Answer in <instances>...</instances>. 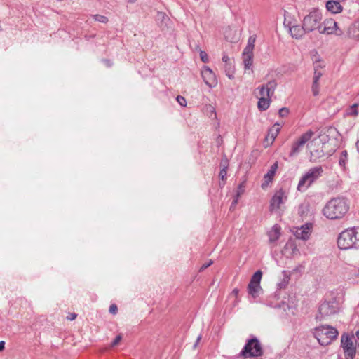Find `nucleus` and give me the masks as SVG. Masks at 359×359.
I'll return each instance as SVG.
<instances>
[{"label":"nucleus","mask_w":359,"mask_h":359,"mask_svg":"<svg viewBox=\"0 0 359 359\" xmlns=\"http://www.w3.org/2000/svg\"><path fill=\"white\" fill-rule=\"evenodd\" d=\"M349 210L347 200L342 197L330 199L323 209L324 216L330 219H339L345 216Z\"/></svg>","instance_id":"nucleus-1"},{"label":"nucleus","mask_w":359,"mask_h":359,"mask_svg":"<svg viewBox=\"0 0 359 359\" xmlns=\"http://www.w3.org/2000/svg\"><path fill=\"white\" fill-rule=\"evenodd\" d=\"M337 245L341 250L359 249V227L343 231L338 236Z\"/></svg>","instance_id":"nucleus-2"},{"label":"nucleus","mask_w":359,"mask_h":359,"mask_svg":"<svg viewBox=\"0 0 359 359\" xmlns=\"http://www.w3.org/2000/svg\"><path fill=\"white\" fill-rule=\"evenodd\" d=\"M325 137L320 135L318 138L313 139L306 144V148L310 153L311 162H316L325 155Z\"/></svg>","instance_id":"nucleus-3"},{"label":"nucleus","mask_w":359,"mask_h":359,"mask_svg":"<svg viewBox=\"0 0 359 359\" xmlns=\"http://www.w3.org/2000/svg\"><path fill=\"white\" fill-rule=\"evenodd\" d=\"M338 334L336 328L329 325L316 327L314 331L315 337L322 346L330 344L337 338Z\"/></svg>","instance_id":"nucleus-4"},{"label":"nucleus","mask_w":359,"mask_h":359,"mask_svg":"<svg viewBox=\"0 0 359 359\" xmlns=\"http://www.w3.org/2000/svg\"><path fill=\"white\" fill-rule=\"evenodd\" d=\"M323 172L322 166H316L310 168L300 179L297 185V190L305 191L314 182L319 179Z\"/></svg>","instance_id":"nucleus-5"},{"label":"nucleus","mask_w":359,"mask_h":359,"mask_svg":"<svg viewBox=\"0 0 359 359\" xmlns=\"http://www.w3.org/2000/svg\"><path fill=\"white\" fill-rule=\"evenodd\" d=\"M321 20V13L318 10L314 9L304 18L302 24L307 32H311L316 29L319 31L322 28Z\"/></svg>","instance_id":"nucleus-6"},{"label":"nucleus","mask_w":359,"mask_h":359,"mask_svg":"<svg viewBox=\"0 0 359 359\" xmlns=\"http://www.w3.org/2000/svg\"><path fill=\"white\" fill-rule=\"evenodd\" d=\"M314 132L309 130L304 133L302 134L292 144L291 150L289 154L290 157L297 156L304 149L305 144L309 143V141L313 136Z\"/></svg>","instance_id":"nucleus-7"},{"label":"nucleus","mask_w":359,"mask_h":359,"mask_svg":"<svg viewBox=\"0 0 359 359\" xmlns=\"http://www.w3.org/2000/svg\"><path fill=\"white\" fill-rule=\"evenodd\" d=\"M320 34H335L342 36L344 34L343 29L338 25V23L333 19L329 18L324 20L322 28L319 29Z\"/></svg>","instance_id":"nucleus-8"},{"label":"nucleus","mask_w":359,"mask_h":359,"mask_svg":"<svg viewBox=\"0 0 359 359\" xmlns=\"http://www.w3.org/2000/svg\"><path fill=\"white\" fill-rule=\"evenodd\" d=\"M241 354L245 358L261 355L262 354V349L259 341L255 338L249 340L241 352Z\"/></svg>","instance_id":"nucleus-9"},{"label":"nucleus","mask_w":359,"mask_h":359,"mask_svg":"<svg viewBox=\"0 0 359 359\" xmlns=\"http://www.w3.org/2000/svg\"><path fill=\"white\" fill-rule=\"evenodd\" d=\"M341 345L344 350L346 359H353L356 353V348L353 339L347 334H343L341 338Z\"/></svg>","instance_id":"nucleus-10"},{"label":"nucleus","mask_w":359,"mask_h":359,"mask_svg":"<svg viewBox=\"0 0 359 359\" xmlns=\"http://www.w3.org/2000/svg\"><path fill=\"white\" fill-rule=\"evenodd\" d=\"M286 199L287 196L283 189L276 191L270 201L269 210L273 212L280 209V205L284 203Z\"/></svg>","instance_id":"nucleus-11"},{"label":"nucleus","mask_w":359,"mask_h":359,"mask_svg":"<svg viewBox=\"0 0 359 359\" xmlns=\"http://www.w3.org/2000/svg\"><path fill=\"white\" fill-rule=\"evenodd\" d=\"M201 76L205 83L210 88L215 87L217 81L214 72L207 66L201 70Z\"/></svg>","instance_id":"nucleus-12"},{"label":"nucleus","mask_w":359,"mask_h":359,"mask_svg":"<svg viewBox=\"0 0 359 359\" xmlns=\"http://www.w3.org/2000/svg\"><path fill=\"white\" fill-rule=\"evenodd\" d=\"M319 317L320 319L331 316L335 313V309L329 302H323L319 306Z\"/></svg>","instance_id":"nucleus-13"},{"label":"nucleus","mask_w":359,"mask_h":359,"mask_svg":"<svg viewBox=\"0 0 359 359\" xmlns=\"http://www.w3.org/2000/svg\"><path fill=\"white\" fill-rule=\"evenodd\" d=\"M311 229L307 224L305 226H302L300 228H298L294 233L297 238L304 241L309 239Z\"/></svg>","instance_id":"nucleus-14"},{"label":"nucleus","mask_w":359,"mask_h":359,"mask_svg":"<svg viewBox=\"0 0 359 359\" xmlns=\"http://www.w3.org/2000/svg\"><path fill=\"white\" fill-rule=\"evenodd\" d=\"M277 168H278V163H275L270 168V170L267 172L266 174L264 175V182L262 184V187L263 189L266 188L269 182H271V180H273V177L275 175V172L277 170Z\"/></svg>","instance_id":"nucleus-15"},{"label":"nucleus","mask_w":359,"mask_h":359,"mask_svg":"<svg viewBox=\"0 0 359 359\" xmlns=\"http://www.w3.org/2000/svg\"><path fill=\"white\" fill-rule=\"evenodd\" d=\"M290 32L293 38L300 39L302 38L306 32V29H304V25L302 26L300 25H293L290 28Z\"/></svg>","instance_id":"nucleus-16"},{"label":"nucleus","mask_w":359,"mask_h":359,"mask_svg":"<svg viewBox=\"0 0 359 359\" xmlns=\"http://www.w3.org/2000/svg\"><path fill=\"white\" fill-rule=\"evenodd\" d=\"M326 8L332 13H339L342 11V6L338 1L330 0L326 3Z\"/></svg>","instance_id":"nucleus-17"},{"label":"nucleus","mask_w":359,"mask_h":359,"mask_svg":"<svg viewBox=\"0 0 359 359\" xmlns=\"http://www.w3.org/2000/svg\"><path fill=\"white\" fill-rule=\"evenodd\" d=\"M347 36L351 39H359V20L348 27Z\"/></svg>","instance_id":"nucleus-18"},{"label":"nucleus","mask_w":359,"mask_h":359,"mask_svg":"<svg viewBox=\"0 0 359 359\" xmlns=\"http://www.w3.org/2000/svg\"><path fill=\"white\" fill-rule=\"evenodd\" d=\"M280 227L278 225H274L272 229L269 232L268 236L269 241L273 243L276 241L280 236Z\"/></svg>","instance_id":"nucleus-19"},{"label":"nucleus","mask_w":359,"mask_h":359,"mask_svg":"<svg viewBox=\"0 0 359 359\" xmlns=\"http://www.w3.org/2000/svg\"><path fill=\"white\" fill-rule=\"evenodd\" d=\"M248 290L250 295H251L253 298H256L259 296V292L262 291V287L260 284L249 283L248 286Z\"/></svg>","instance_id":"nucleus-20"},{"label":"nucleus","mask_w":359,"mask_h":359,"mask_svg":"<svg viewBox=\"0 0 359 359\" xmlns=\"http://www.w3.org/2000/svg\"><path fill=\"white\" fill-rule=\"evenodd\" d=\"M282 275H283L282 280L278 283V287L279 289H284L286 287V286L288 285V283L290 282V276H291L290 272L285 271V270L282 271Z\"/></svg>","instance_id":"nucleus-21"},{"label":"nucleus","mask_w":359,"mask_h":359,"mask_svg":"<svg viewBox=\"0 0 359 359\" xmlns=\"http://www.w3.org/2000/svg\"><path fill=\"white\" fill-rule=\"evenodd\" d=\"M277 83L275 80H271L266 85H264L266 89V94L268 97H271L273 95Z\"/></svg>","instance_id":"nucleus-22"},{"label":"nucleus","mask_w":359,"mask_h":359,"mask_svg":"<svg viewBox=\"0 0 359 359\" xmlns=\"http://www.w3.org/2000/svg\"><path fill=\"white\" fill-rule=\"evenodd\" d=\"M270 105V97H260L257 103V107L261 111L266 110Z\"/></svg>","instance_id":"nucleus-23"},{"label":"nucleus","mask_w":359,"mask_h":359,"mask_svg":"<svg viewBox=\"0 0 359 359\" xmlns=\"http://www.w3.org/2000/svg\"><path fill=\"white\" fill-rule=\"evenodd\" d=\"M156 20L161 23V26H168L170 21L169 17L163 12H158L156 15Z\"/></svg>","instance_id":"nucleus-24"},{"label":"nucleus","mask_w":359,"mask_h":359,"mask_svg":"<svg viewBox=\"0 0 359 359\" xmlns=\"http://www.w3.org/2000/svg\"><path fill=\"white\" fill-rule=\"evenodd\" d=\"M287 250H292V252L290 253V255H294L297 252H299V250L297 249L296 245L292 241H289L285 244L284 249L283 250V253L286 254Z\"/></svg>","instance_id":"nucleus-25"},{"label":"nucleus","mask_w":359,"mask_h":359,"mask_svg":"<svg viewBox=\"0 0 359 359\" xmlns=\"http://www.w3.org/2000/svg\"><path fill=\"white\" fill-rule=\"evenodd\" d=\"M280 130V125L279 123H275L273 127L269 130L268 137H269L273 141L275 140Z\"/></svg>","instance_id":"nucleus-26"},{"label":"nucleus","mask_w":359,"mask_h":359,"mask_svg":"<svg viewBox=\"0 0 359 359\" xmlns=\"http://www.w3.org/2000/svg\"><path fill=\"white\" fill-rule=\"evenodd\" d=\"M309 212V204L307 202L302 203L298 208V212L302 217L307 215Z\"/></svg>","instance_id":"nucleus-27"},{"label":"nucleus","mask_w":359,"mask_h":359,"mask_svg":"<svg viewBox=\"0 0 359 359\" xmlns=\"http://www.w3.org/2000/svg\"><path fill=\"white\" fill-rule=\"evenodd\" d=\"M252 58L253 56L243 55V62L244 64L245 71L252 69L253 63Z\"/></svg>","instance_id":"nucleus-28"},{"label":"nucleus","mask_w":359,"mask_h":359,"mask_svg":"<svg viewBox=\"0 0 359 359\" xmlns=\"http://www.w3.org/2000/svg\"><path fill=\"white\" fill-rule=\"evenodd\" d=\"M262 277V272L260 270L257 271L252 276L249 283L252 284H260L261 279Z\"/></svg>","instance_id":"nucleus-29"},{"label":"nucleus","mask_w":359,"mask_h":359,"mask_svg":"<svg viewBox=\"0 0 359 359\" xmlns=\"http://www.w3.org/2000/svg\"><path fill=\"white\" fill-rule=\"evenodd\" d=\"M92 17L95 21H97V22L104 23V24L108 22L107 17H106L104 15L96 14V15H93Z\"/></svg>","instance_id":"nucleus-30"},{"label":"nucleus","mask_w":359,"mask_h":359,"mask_svg":"<svg viewBox=\"0 0 359 359\" xmlns=\"http://www.w3.org/2000/svg\"><path fill=\"white\" fill-rule=\"evenodd\" d=\"M348 159V153L346 151H343L341 154V156L339 158V165L341 166H344Z\"/></svg>","instance_id":"nucleus-31"},{"label":"nucleus","mask_w":359,"mask_h":359,"mask_svg":"<svg viewBox=\"0 0 359 359\" xmlns=\"http://www.w3.org/2000/svg\"><path fill=\"white\" fill-rule=\"evenodd\" d=\"M254 47L252 46L247 45L243 52V55L253 56Z\"/></svg>","instance_id":"nucleus-32"},{"label":"nucleus","mask_w":359,"mask_h":359,"mask_svg":"<svg viewBox=\"0 0 359 359\" xmlns=\"http://www.w3.org/2000/svg\"><path fill=\"white\" fill-rule=\"evenodd\" d=\"M319 82L313 81L311 90L314 96H317L319 94Z\"/></svg>","instance_id":"nucleus-33"},{"label":"nucleus","mask_w":359,"mask_h":359,"mask_svg":"<svg viewBox=\"0 0 359 359\" xmlns=\"http://www.w3.org/2000/svg\"><path fill=\"white\" fill-rule=\"evenodd\" d=\"M244 191H245V182H243L238 187V189L236 191L237 198H239L244 193Z\"/></svg>","instance_id":"nucleus-34"},{"label":"nucleus","mask_w":359,"mask_h":359,"mask_svg":"<svg viewBox=\"0 0 359 359\" xmlns=\"http://www.w3.org/2000/svg\"><path fill=\"white\" fill-rule=\"evenodd\" d=\"M357 107H358L357 104H354L353 105H352L350 108V111L348 112V114L351 115V116H357L358 115V110L356 109Z\"/></svg>","instance_id":"nucleus-35"},{"label":"nucleus","mask_w":359,"mask_h":359,"mask_svg":"<svg viewBox=\"0 0 359 359\" xmlns=\"http://www.w3.org/2000/svg\"><path fill=\"white\" fill-rule=\"evenodd\" d=\"M321 76H322L321 72L318 71L317 69H315L314 74H313V81L319 82V80H320V78L321 77Z\"/></svg>","instance_id":"nucleus-36"},{"label":"nucleus","mask_w":359,"mask_h":359,"mask_svg":"<svg viewBox=\"0 0 359 359\" xmlns=\"http://www.w3.org/2000/svg\"><path fill=\"white\" fill-rule=\"evenodd\" d=\"M177 102L182 107H185L187 105V101H186V99L181 96V95H178L176 98Z\"/></svg>","instance_id":"nucleus-37"},{"label":"nucleus","mask_w":359,"mask_h":359,"mask_svg":"<svg viewBox=\"0 0 359 359\" xmlns=\"http://www.w3.org/2000/svg\"><path fill=\"white\" fill-rule=\"evenodd\" d=\"M279 116L280 117H285L288 115L289 114V109L286 107H283V108H281L280 110H279Z\"/></svg>","instance_id":"nucleus-38"},{"label":"nucleus","mask_w":359,"mask_h":359,"mask_svg":"<svg viewBox=\"0 0 359 359\" xmlns=\"http://www.w3.org/2000/svg\"><path fill=\"white\" fill-rule=\"evenodd\" d=\"M200 57L203 62L206 63L208 62V55L205 51L201 50Z\"/></svg>","instance_id":"nucleus-39"},{"label":"nucleus","mask_w":359,"mask_h":359,"mask_svg":"<svg viewBox=\"0 0 359 359\" xmlns=\"http://www.w3.org/2000/svg\"><path fill=\"white\" fill-rule=\"evenodd\" d=\"M121 339H122L121 335H120V334L117 335L116 337V338L114 339V340L111 342V346L112 347L117 346L118 344V343L121 341Z\"/></svg>","instance_id":"nucleus-40"},{"label":"nucleus","mask_w":359,"mask_h":359,"mask_svg":"<svg viewBox=\"0 0 359 359\" xmlns=\"http://www.w3.org/2000/svg\"><path fill=\"white\" fill-rule=\"evenodd\" d=\"M255 41H256V36L255 35L250 36L248 40L247 45L252 46L255 47Z\"/></svg>","instance_id":"nucleus-41"},{"label":"nucleus","mask_w":359,"mask_h":359,"mask_svg":"<svg viewBox=\"0 0 359 359\" xmlns=\"http://www.w3.org/2000/svg\"><path fill=\"white\" fill-rule=\"evenodd\" d=\"M258 89H259V94H260V96H261V97H267V95L266 94V88L264 86V85H262V86H260Z\"/></svg>","instance_id":"nucleus-42"},{"label":"nucleus","mask_w":359,"mask_h":359,"mask_svg":"<svg viewBox=\"0 0 359 359\" xmlns=\"http://www.w3.org/2000/svg\"><path fill=\"white\" fill-rule=\"evenodd\" d=\"M118 311V307L116 304H111L109 307V312L112 314H116Z\"/></svg>","instance_id":"nucleus-43"},{"label":"nucleus","mask_w":359,"mask_h":359,"mask_svg":"<svg viewBox=\"0 0 359 359\" xmlns=\"http://www.w3.org/2000/svg\"><path fill=\"white\" fill-rule=\"evenodd\" d=\"M226 173L227 172L225 170V169H222L220 170L219 176L222 180L224 181L226 179Z\"/></svg>","instance_id":"nucleus-44"},{"label":"nucleus","mask_w":359,"mask_h":359,"mask_svg":"<svg viewBox=\"0 0 359 359\" xmlns=\"http://www.w3.org/2000/svg\"><path fill=\"white\" fill-rule=\"evenodd\" d=\"M213 263V262L212 260H210L207 263H205L203 264L201 268H200V271H203L204 269H207L208 267H209L210 265H212Z\"/></svg>","instance_id":"nucleus-45"},{"label":"nucleus","mask_w":359,"mask_h":359,"mask_svg":"<svg viewBox=\"0 0 359 359\" xmlns=\"http://www.w3.org/2000/svg\"><path fill=\"white\" fill-rule=\"evenodd\" d=\"M222 61L226 64V68H227L228 66L230 65V59L227 55H224L222 57Z\"/></svg>","instance_id":"nucleus-46"},{"label":"nucleus","mask_w":359,"mask_h":359,"mask_svg":"<svg viewBox=\"0 0 359 359\" xmlns=\"http://www.w3.org/2000/svg\"><path fill=\"white\" fill-rule=\"evenodd\" d=\"M221 165L222 166V169H225V170H227V168H228V161L227 159H222V161H221Z\"/></svg>","instance_id":"nucleus-47"},{"label":"nucleus","mask_w":359,"mask_h":359,"mask_svg":"<svg viewBox=\"0 0 359 359\" xmlns=\"http://www.w3.org/2000/svg\"><path fill=\"white\" fill-rule=\"evenodd\" d=\"M327 132L329 133V134H330V135H334V134H336V133H338V132H337V129H336V128H330V129L327 130Z\"/></svg>","instance_id":"nucleus-48"},{"label":"nucleus","mask_w":359,"mask_h":359,"mask_svg":"<svg viewBox=\"0 0 359 359\" xmlns=\"http://www.w3.org/2000/svg\"><path fill=\"white\" fill-rule=\"evenodd\" d=\"M76 318V314L74 313H69V316H67V319L69 320H73Z\"/></svg>","instance_id":"nucleus-49"},{"label":"nucleus","mask_w":359,"mask_h":359,"mask_svg":"<svg viewBox=\"0 0 359 359\" xmlns=\"http://www.w3.org/2000/svg\"><path fill=\"white\" fill-rule=\"evenodd\" d=\"M5 348V342L4 341H0V352L3 351Z\"/></svg>","instance_id":"nucleus-50"},{"label":"nucleus","mask_w":359,"mask_h":359,"mask_svg":"<svg viewBox=\"0 0 359 359\" xmlns=\"http://www.w3.org/2000/svg\"><path fill=\"white\" fill-rule=\"evenodd\" d=\"M238 198H237V197H236V198L233 201V202H232V203H231V205L230 209H232V208H233V207H234V206L237 204V203H238Z\"/></svg>","instance_id":"nucleus-51"},{"label":"nucleus","mask_w":359,"mask_h":359,"mask_svg":"<svg viewBox=\"0 0 359 359\" xmlns=\"http://www.w3.org/2000/svg\"><path fill=\"white\" fill-rule=\"evenodd\" d=\"M201 339V336H198L197 339H196V343L194 344V347L196 348L198 345V343L200 341V340Z\"/></svg>","instance_id":"nucleus-52"},{"label":"nucleus","mask_w":359,"mask_h":359,"mask_svg":"<svg viewBox=\"0 0 359 359\" xmlns=\"http://www.w3.org/2000/svg\"><path fill=\"white\" fill-rule=\"evenodd\" d=\"M355 146H356L358 151L359 152V140L357 141Z\"/></svg>","instance_id":"nucleus-53"},{"label":"nucleus","mask_w":359,"mask_h":359,"mask_svg":"<svg viewBox=\"0 0 359 359\" xmlns=\"http://www.w3.org/2000/svg\"><path fill=\"white\" fill-rule=\"evenodd\" d=\"M233 293H234L236 295V294H238V289H234V290H233Z\"/></svg>","instance_id":"nucleus-54"},{"label":"nucleus","mask_w":359,"mask_h":359,"mask_svg":"<svg viewBox=\"0 0 359 359\" xmlns=\"http://www.w3.org/2000/svg\"><path fill=\"white\" fill-rule=\"evenodd\" d=\"M355 335L358 339H359V330L356 332Z\"/></svg>","instance_id":"nucleus-55"},{"label":"nucleus","mask_w":359,"mask_h":359,"mask_svg":"<svg viewBox=\"0 0 359 359\" xmlns=\"http://www.w3.org/2000/svg\"><path fill=\"white\" fill-rule=\"evenodd\" d=\"M334 151H335V149H332V150L330 151V152H331V153H330V154H328V155H329V156H330V155H331V154H332Z\"/></svg>","instance_id":"nucleus-56"},{"label":"nucleus","mask_w":359,"mask_h":359,"mask_svg":"<svg viewBox=\"0 0 359 359\" xmlns=\"http://www.w3.org/2000/svg\"><path fill=\"white\" fill-rule=\"evenodd\" d=\"M136 1H137V0H129V2H130V3H134V2H135Z\"/></svg>","instance_id":"nucleus-57"}]
</instances>
